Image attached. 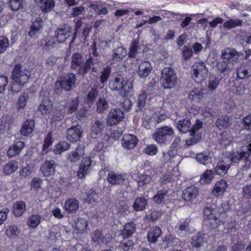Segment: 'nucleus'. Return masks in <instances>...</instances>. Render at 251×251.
<instances>
[{
    "label": "nucleus",
    "instance_id": "bb28decb",
    "mask_svg": "<svg viewBox=\"0 0 251 251\" xmlns=\"http://www.w3.org/2000/svg\"><path fill=\"white\" fill-rule=\"evenodd\" d=\"M191 123L188 118L183 119L178 121L176 124V127L179 132L182 133L190 131Z\"/></svg>",
    "mask_w": 251,
    "mask_h": 251
},
{
    "label": "nucleus",
    "instance_id": "79ce46f5",
    "mask_svg": "<svg viewBox=\"0 0 251 251\" xmlns=\"http://www.w3.org/2000/svg\"><path fill=\"white\" fill-rule=\"evenodd\" d=\"M20 233V229L18 226L10 225L6 230L5 233L10 238L15 239L19 236Z\"/></svg>",
    "mask_w": 251,
    "mask_h": 251
},
{
    "label": "nucleus",
    "instance_id": "ea45409f",
    "mask_svg": "<svg viewBox=\"0 0 251 251\" xmlns=\"http://www.w3.org/2000/svg\"><path fill=\"white\" fill-rule=\"evenodd\" d=\"M103 126L102 122L101 120L96 121L91 127V136L92 138H96L100 134Z\"/></svg>",
    "mask_w": 251,
    "mask_h": 251
},
{
    "label": "nucleus",
    "instance_id": "f03ea898",
    "mask_svg": "<svg viewBox=\"0 0 251 251\" xmlns=\"http://www.w3.org/2000/svg\"><path fill=\"white\" fill-rule=\"evenodd\" d=\"M83 61L82 56L78 53H75L72 56L71 67L74 69L79 67L78 74L81 75L86 74L92 65V60L91 58L88 59L85 64L81 65Z\"/></svg>",
    "mask_w": 251,
    "mask_h": 251
},
{
    "label": "nucleus",
    "instance_id": "393cba45",
    "mask_svg": "<svg viewBox=\"0 0 251 251\" xmlns=\"http://www.w3.org/2000/svg\"><path fill=\"white\" fill-rule=\"evenodd\" d=\"M71 148V145L68 142L61 141L55 144L52 151L55 155H61L63 152L68 151Z\"/></svg>",
    "mask_w": 251,
    "mask_h": 251
},
{
    "label": "nucleus",
    "instance_id": "f8f14e48",
    "mask_svg": "<svg viewBox=\"0 0 251 251\" xmlns=\"http://www.w3.org/2000/svg\"><path fill=\"white\" fill-rule=\"evenodd\" d=\"M73 232L77 235L84 234L88 229V222L84 218H78L73 224Z\"/></svg>",
    "mask_w": 251,
    "mask_h": 251
},
{
    "label": "nucleus",
    "instance_id": "39448f33",
    "mask_svg": "<svg viewBox=\"0 0 251 251\" xmlns=\"http://www.w3.org/2000/svg\"><path fill=\"white\" fill-rule=\"evenodd\" d=\"M174 134L173 129L168 126L158 128L152 134V138L158 144L165 143Z\"/></svg>",
    "mask_w": 251,
    "mask_h": 251
},
{
    "label": "nucleus",
    "instance_id": "0e129e2a",
    "mask_svg": "<svg viewBox=\"0 0 251 251\" xmlns=\"http://www.w3.org/2000/svg\"><path fill=\"white\" fill-rule=\"evenodd\" d=\"M92 240L94 242L97 243L98 244H105L106 243L105 242L101 234V233L99 230H96L93 233L92 235Z\"/></svg>",
    "mask_w": 251,
    "mask_h": 251
},
{
    "label": "nucleus",
    "instance_id": "1a4fd4ad",
    "mask_svg": "<svg viewBox=\"0 0 251 251\" xmlns=\"http://www.w3.org/2000/svg\"><path fill=\"white\" fill-rule=\"evenodd\" d=\"M92 160L91 157H83L80 163L77 173V176L80 178H84L90 172L92 166Z\"/></svg>",
    "mask_w": 251,
    "mask_h": 251
},
{
    "label": "nucleus",
    "instance_id": "9b49d317",
    "mask_svg": "<svg viewBox=\"0 0 251 251\" xmlns=\"http://www.w3.org/2000/svg\"><path fill=\"white\" fill-rule=\"evenodd\" d=\"M83 130L78 125L69 128L67 131V139L71 143L76 142L82 137Z\"/></svg>",
    "mask_w": 251,
    "mask_h": 251
},
{
    "label": "nucleus",
    "instance_id": "c756f323",
    "mask_svg": "<svg viewBox=\"0 0 251 251\" xmlns=\"http://www.w3.org/2000/svg\"><path fill=\"white\" fill-rule=\"evenodd\" d=\"M42 20L40 18H37L31 25L29 35L32 38L35 37L38 34L42 28Z\"/></svg>",
    "mask_w": 251,
    "mask_h": 251
},
{
    "label": "nucleus",
    "instance_id": "0eeeda50",
    "mask_svg": "<svg viewBox=\"0 0 251 251\" xmlns=\"http://www.w3.org/2000/svg\"><path fill=\"white\" fill-rule=\"evenodd\" d=\"M251 154V143L242 151H232L226 154L227 158L233 163H238L241 159L245 158L247 160Z\"/></svg>",
    "mask_w": 251,
    "mask_h": 251
},
{
    "label": "nucleus",
    "instance_id": "e2e57ef3",
    "mask_svg": "<svg viewBox=\"0 0 251 251\" xmlns=\"http://www.w3.org/2000/svg\"><path fill=\"white\" fill-rule=\"evenodd\" d=\"M43 184L42 180L38 177H34L30 182L31 189L34 191L38 190L41 188Z\"/></svg>",
    "mask_w": 251,
    "mask_h": 251
},
{
    "label": "nucleus",
    "instance_id": "a878e982",
    "mask_svg": "<svg viewBox=\"0 0 251 251\" xmlns=\"http://www.w3.org/2000/svg\"><path fill=\"white\" fill-rule=\"evenodd\" d=\"M25 146L24 142L19 141L11 146L7 151V155L9 157H13L18 154Z\"/></svg>",
    "mask_w": 251,
    "mask_h": 251
},
{
    "label": "nucleus",
    "instance_id": "f3484780",
    "mask_svg": "<svg viewBox=\"0 0 251 251\" xmlns=\"http://www.w3.org/2000/svg\"><path fill=\"white\" fill-rule=\"evenodd\" d=\"M72 33L73 29L69 26L58 29L56 35L54 36L57 43L58 44L64 42L67 39L71 36Z\"/></svg>",
    "mask_w": 251,
    "mask_h": 251
},
{
    "label": "nucleus",
    "instance_id": "4c0bfd02",
    "mask_svg": "<svg viewBox=\"0 0 251 251\" xmlns=\"http://www.w3.org/2000/svg\"><path fill=\"white\" fill-rule=\"evenodd\" d=\"M214 176V173L212 170H206L201 176L199 182L202 185L209 184L212 181Z\"/></svg>",
    "mask_w": 251,
    "mask_h": 251
},
{
    "label": "nucleus",
    "instance_id": "412c9836",
    "mask_svg": "<svg viewBox=\"0 0 251 251\" xmlns=\"http://www.w3.org/2000/svg\"><path fill=\"white\" fill-rule=\"evenodd\" d=\"M138 140L136 136L132 134H125L122 140V146L126 149L134 148L137 144Z\"/></svg>",
    "mask_w": 251,
    "mask_h": 251
},
{
    "label": "nucleus",
    "instance_id": "052dcab7",
    "mask_svg": "<svg viewBox=\"0 0 251 251\" xmlns=\"http://www.w3.org/2000/svg\"><path fill=\"white\" fill-rule=\"evenodd\" d=\"M34 165L28 164L26 167L23 168L20 171V175L22 176H26L30 175L34 170Z\"/></svg>",
    "mask_w": 251,
    "mask_h": 251
},
{
    "label": "nucleus",
    "instance_id": "6ab92c4d",
    "mask_svg": "<svg viewBox=\"0 0 251 251\" xmlns=\"http://www.w3.org/2000/svg\"><path fill=\"white\" fill-rule=\"evenodd\" d=\"M198 194V188L194 186H190L183 190L182 198L186 201L191 202L197 197Z\"/></svg>",
    "mask_w": 251,
    "mask_h": 251
},
{
    "label": "nucleus",
    "instance_id": "20e7f679",
    "mask_svg": "<svg viewBox=\"0 0 251 251\" xmlns=\"http://www.w3.org/2000/svg\"><path fill=\"white\" fill-rule=\"evenodd\" d=\"M213 209L212 207H206L203 211L204 218L211 220L210 223L214 228H216L224 223L226 217L225 213L217 216H213Z\"/></svg>",
    "mask_w": 251,
    "mask_h": 251
},
{
    "label": "nucleus",
    "instance_id": "37998d69",
    "mask_svg": "<svg viewBox=\"0 0 251 251\" xmlns=\"http://www.w3.org/2000/svg\"><path fill=\"white\" fill-rule=\"evenodd\" d=\"M18 168L17 162L16 161H11L3 167V173L6 175H10L15 172Z\"/></svg>",
    "mask_w": 251,
    "mask_h": 251
},
{
    "label": "nucleus",
    "instance_id": "7c9ffc66",
    "mask_svg": "<svg viewBox=\"0 0 251 251\" xmlns=\"http://www.w3.org/2000/svg\"><path fill=\"white\" fill-rule=\"evenodd\" d=\"M126 179V176L121 174H116L114 173H109L107 176V179L109 182L112 184H119L122 183Z\"/></svg>",
    "mask_w": 251,
    "mask_h": 251
},
{
    "label": "nucleus",
    "instance_id": "338daca9",
    "mask_svg": "<svg viewBox=\"0 0 251 251\" xmlns=\"http://www.w3.org/2000/svg\"><path fill=\"white\" fill-rule=\"evenodd\" d=\"M9 42L8 39L3 36L0 37V53H2L9 47Z\"/></svg>",
    "mask_w": 251,
    "mask_h": 251
},
{
    "label": "nucleus",
    "instance_id": "473e14b6",
    "mask_svg": "<svg viewBox=\"0 0 251 251\" xmlns=\"http://www.w3.org/2000/svg\"><path fill=\"white\" fill-rule=\"evenodd\" d=\"M41 221V216L35 214L31 215L28 217L26 224L29 228L34 229L40 225Z\"/></svg>",
    "mask_w": 251,
    "mask_h": 251
},
{
    "label": "nucleus",
    "instance_id": "dca6fc26",
    "mask_svg": "<svg viewBox=\"0 0 251 251\" xmlns=\"http://www.w3.org/2000/svg\"><path fill=\"white\" fill-rule=\"evenodd\" d=\"M84 150L83 146L79 145L75 150L72 151L67 154V160L72 163L77 162L84 155Z\"/></svg>",
    "mask_w": 251,
    "mask_h": 251
},
{
    "label": "nucleus",
    "instance_id": "49530a36",
    "mask_svg": "<svg viewBox=\"0 0 251 251\" xmlns=\"http://www.w3.org/2000/svg\"><path fill=\"white\" fill-rule=\"evenodd\" d=\"M57 44L54 36L48 37L41 41V45L48 49L55 47Z\"/></svg>",
    "mask_w": 251,
    "mask_h": 251
},
{
    "label": "nucleus",
    "instance_id": "2eb2a0df",
    "mask_svg": "<svg viewBox=\"0 0 251 251\" xmlns=\"http://www.w3.org/2000/svg\"><path fill=\"white\" fill-rule=\"evenodd\" d=\"M241 54V52H237L234 49L227 48L222 51V59L228 62L237 61Z\"/></svg>",
    "mask_w": 251,
    "mask_h": 251
},
{
    "label": "nucleus",
    "instance_id": "774afa93",
    "mask_svg": "<svg viewBox=\"0 0 251 251\" xmlns=\"http://www.w3.org/2000/svg\"><path fill=\"white\" fill-rule=\"evenodd\" d=\"M242 123L244 129L251 130V114L243 118Z\"/></svg>",
    "mask_w": 251,
    "mask_h": 251
},
{
    "label": "nucleus",
    "instance_id": "69168bd1",
    "mask_svg": "<svg viewBox=\"0 0 251 251\" xmlns=\"http://www.w3.org/2000/svg\"><path fill=\"white\" fill-rule=\"evenodd\" d=\"M157 151V148L153 144L147 145L144 149V151L146 154L151 156L155 155Z\"/></svg>",
    "mask_w": 251,
    "mask_h": 251
},
{
    "label": "nucleus",
    "instance_id": "c9c22d12",
    "mask_svg": "<svg viewBox=\"0 0 251 251\" xmlns=\"http://www.w3.org/2000/svg\"><path fill=\"white\" fill-rule=\"evenodd\" d=\"M175 230L178 234L180 233V231H192L193 228L190 223V219H187L185 220H181L179 222L178 226L176 227Z\"/></svg>",
    "mask_w": 251,
    "mask_h": 251
},
{
    "label": "nucleus",
    "instance_id": "603ef678",
    "mask_svg": "<svg viewBox=\"0 0 251 251\" xmlns=\"http://www.w3.org/2000/svg\"><path fill=\"white\" fill-rule=\"evenodd\" d=\"M233 138L229 131L223 132L221 135L220 143L224 146L229 145L232 141Z\"/></svg>",
    "mask_w": 251,
    "mask_h": 251
},
{
    "label": "nucleus",
    "instance_id": "f257e3e1",
    "mask_svg": "<svg viewBox=\"0 0 251 251\" xmlns=\"http://www.w3.org/2000/svg\"><path fill=\"white\" fill-rule=\"evenodd\" d=\"M29 77V74L26 70H22L21 66L17 64L15 66L13 72L12 78L13 81L12 89L15 91H19V89L14 90L15 87L18 85L20 88L25 84L27 82Z\"/></svg>",
    "mask_w": 251,
    "mask_h": 251
},
{
    "label": "nucleus",
    "instance_id": "6e6d98bb",
    "mask_svg": "<svg viewBox=\"0 0 251 251\" xmlns=\"http://www.w3.org/2000/svg\"><path fill=\"white\" fill-rule=\"evenodd\" d=\"M24 0H9V5L12 10H18L23 8Z\"/></svg>",
    "mask_w": 251,
    "mask_h": 251
},
{
    "label": "nucleus",
    "instance_id": "a211bd4d",
    "mask_svg": "<svg viewBox=\"0 0 251 251\" xmlns=\"http://www.w3.org/2000/svg\"><path fill=\"white\" fill-rule=\"evenodd\" d=\"M52 108V103L48 98H45L38 106V111L46 118L50 114Z\"/></svg>",
    "mask_w": 251,
    "mask_h": 251
},
{
    "label": "nucleus",
    "instance_id": "5701e85b",
    "mask_svg": "<svg viewBox=\"0 0 251 251\" xmlns=\"http://www.w3.org/2000/svg\"><path fill=\"white\" fill-rule=\"evenodd\" d=\"M230 164L227 162V159L220 161L214 168V172L218 175L224 176L230 168Z\"/></svg>",
    "mask_w": 251,
    "mask_h": 251
},
{
    "label": "nucleus",
    "instance_id": "f704fd0d",
    "mask_svg": "<svg viewBox=\"0 0 251 251\" xmlns=\"http://www.w3.org/2000/svg\"><path fill=\"white\" fill-rule=\"evenodd\" d=\"M212 154L210 152H204L197 154L196 159L198 162L204 165L211 162Z\"/></svg>",
    "mask_w": 251,
    "mask_h": 251
},
{
    "label": "nucleus",
    "instance_id": "13d9d810",
    "mask_svg": "<svg viewBox=\"0 0 251 251\" xmlns=\"http://www.w3.org/2000/svg\"><path fill=\"white\" fill-rule=\"evenodd\" d=\"M28 99V96L27 94L24 93L19 98L17 102L18 109H24L26 105L27 101Z\"/></svg>",
    "mask_w": 251,
    "mask_h": 251
},
{
    "label": "nucleus",
    "instance_id": "2f4dec72",
    "mask_svg": "<svg viewBox=\"0 0 251 251\" xmlns=\"http://www.w3.org/2000/svg\"><path fill=\"white\" fill-rule=\"evenodd\" d=\"M135 230V224L132 222H130L124 226L123 230L121 232L120 235L122 236L124 239L128 238L133 234Z\"/></svg>",
    "mask_w": 251,
    "mask_h": 251
},
{
    "label": "nucleus",
    "instance_id": "a19ab883",
    "mask_svg": "<svg viewBox=\"0 0 251 251\" xmlns=\"http://www.w3.org/2000/svg\"><path fill=\"white\" fill-rule=\"evenodd\" d=\"M148 18L147 20L143 19L141 20V22L136 25V27L140 28L146 24L150 25L155 24L162 20V18L159 16H153Z\"/></svg>",
    "mask_w": 251,
    "mask_h": 251
},
{
    "label": "nucleus",
    "instance_id": "de8ad7c7",
    "mask_svg": "<svg viewBox=\"0 0 251 251\" xmlns=\"http://www.w3.org/2000/svg\"><path fill=\"white\" fill-rule=\"evenodd\" d=\"M205 242V238L203 235L197 234L192 238L191 245L193 247L200 248Z\"/></svg>",
    "mask_w": 251,
    "mask_h": 251
},
{
    "label": "nucleus",
    "instance_id": "4be33fe9",
    "mask_svg": "<svg viewBox=\"0 0 251 251\" xmlns=\"http://www.w3.org/2000/svg\"><path fill=\"white\" fill-rule=\"evenodd\" d=\"M152 69L150 62L145 61L141 62L139 65L138 75L140 78H145L149 75Z\"/></svg>",
    "mask_w": 251,
    "mask_h": 251
},
{
    "label": "nucleus",
    "instance_id": "5fc2aeb1",
    "mask_svg": "<svg viewBox=\"0 0 251 251\" xmlns=\"http://www.w3.org/2000/svg\"><path fill=\"white\" fill-rule=\"evenodd\" d=\"M175 77H176L172 68L166 67L162 70L161 79H163L165 81H166V78H171L173 79Z\"/></svg>",
    "mask_w": 251,
    "mask_h": 251
},
{
    "label": "nucleus",
    "instance_id": "bf43d9fd",
    "mask_svg": "<svg viewBox=\"0 0 251 251\" xmlns=\"http://www.w3.org/2000/svg\"><path fill=\"white\" fill-rule=\"evenodd\" d=\"M52 143L51 133H49L45 139L44 144L42 147V151L47 153L49 151V148L51 145Z\"/></svg>",
    "mask_w": 251,
    "mask_h": 251
},
{
    "label": "nucleus",
    "instance_id": "9d476101",
    "mask_svg": "<svg viewBox=\"0 0 251 251\" xmlns=\"http://www.w3.org/2000/svg\"><path fill=\"white\" fill-rule=\"evenodd\" d=\"M98 95V92L96 89H91L88 93L87 97L85 100V106L83 110L78 112V117L79 119L86 116L87 112V108H90L95 101Z\"/></svg>",
    "mask_w": 251,
    "mask_h": 251
},
{
    "label": "nucleus",
    "instance_id": "8fccbe9b",
    "mask_svg": "<svg viewBox=\"0 0 251 251\" xmlns=\"http://www.w3.org/2000/svg\"><path fill=\"white\" fill-rule=\"evenodd\" d=\"M99 195L94 191H90L88 194L83 195V199H85V201L93 204L99 200Z\"/></svg>",
    "mask_w": 251,
    "mask_h": 251
},
{
    "label": "nucleus",
    "instance_id": "4d7b16f0",
    "mask_svg": "<svg viewBox=\"0 0 251 251\" xmlns=\"http://www.w3.org/2000/svg\"><path fill=\"white\" fill-rule=\"evenodd\" d=\"M97 110L99 113L103 112L108 108V104L104 98H100L97 102Z\"/></svg>",
    "mask_w": 251,
    "mask_h": 251
},
{
    "label": "nucleus",
    "instance_id": "72a5a7b5",
    "mask_svg": "<svg viewBox=\"0 0 251 251\" xmlns=\"http://www.w3.org/2000/svg\"><path fill=\"white\" fill-rule=\"evenodd\" d=\"M161 229L158 227H152L150 228L148 233V239L150 243H154L161 235Z\"/></svg>",
    "mask_w": 251,
    "mask_h": 251
},
{
    "label": "nucleus",
    "instance_id": "a18cd8bd",
    "mask_svg": "<svg viewBox=\"0 0 251 251\" xmlns=\"http://www.w3.org/2000/svg\"><path fill=\"white\" fill-rule=\"evenodd\" d=\"M37 3H40V8L42 11L47 12L54 6V1L53 0H36Z\"/></svg>",
    "mask_w": 251,
    "mask_h": 251
},
{
    "label": "nucleus",
    "instance_id": "4468645a",
    "mask_svg": "<svg viewBox=\"0 0 251 251\" xmlns=\"http://www.w3.org/2000/svg\"><path fill=\"white\" fill-rule=\"evenodd\" d=\"M227 187V182L225 180L222 179L216 182L211 193L217 197H223Z\"/></svg>",
    "mask_w": 251,
    "mask_h": 251
},
{
    "label": "nucleus",
    "instance_id": "e433bc0d",
    "mask_svg": "<svg viewBox=\"0 0 251 251\" xmlns=\"http://www.w3.org/2000/svg\"><path fill=\"white\" fill-rule=\"evenodd\" d=\"M125 79L121 76H118L109 81V86L112 90L119 91Z\"/></svg>",
    "mask_w": 251,
    "mask_h": 251
},
{
    "label": "nucleus",
    "instance_id": "6e6552de",
    "mask_svg": "<svg viewBox=\"0 0 251 251\" xmlns=\"http://www.w3.org/2000/svg\"><path fill=\"white\" fill-rule=\"evenodd\" d=\"M124 118V113L120 109H112L109 112L106 123L108 126H112L120 123Z\"/></svg>",
    "mask_w": 251,
    "mask_h": 251
},
{
    "label": "nucleus",
    "instance_id": "3c124183",
    "mask_svg": "<svg viewBox=\"0 0 251 251\" xmlns=\"http://www.w3.org/2000/svg\"><path fill=\"white\" fill-rule=\"evenodd\" d=\"M242 22L239 19H230L224 22L223 26L225 29H230L236 26H240Z\"/></svg>",
    "mask_w": 251,
    "mask_h": 251
},
{
    "label": "nucleus",
    "instance_id": "cd10ccee",
    "mask_svg": "<svg viewBox=\"0 0 251 251\" xmlns=\"http://www.w3.org/2000/svg\"><path fill=\"white\" fill-rule=\"evenodd\" d=\"M26 209V205L24 202L19 201L15 202L13 206L12 212L15 217L21 216Z\"/></svg>",
    "mask_w": 251,
    "mask_h": 251
},
{
    "label": "nucleus",
    "instance_id": "58836bf2",
    "mask_svg": "<svg viewBox=\"0 0 251 251\" xmlns=\"http://www.w3.org/2000/svg\"><path fill=\"white\" fill-rule=\"evenodd\" d=\"M133 90V87L132 82L129 80H125L119 92L122 96H126L128 94L131 93Z\"/></svg>",
    "mask_w": 251,
    "mask_h": 251
},
{
    "label": "nucleus",
    "instance_id": "ddd939ff",
    "mask_svg": "<svg viewBox=\"0 0 251 251\" xmlns=\"http://www.w3.org/2000/svg\"><path fill=\"white\" fill-rule=\"evenodd\" d=\"M55 163L53 160L46 161L41 166L40 170L45 177H50L55 173Z\"/></svg>",
    "mask_w": 251,
    "mask_h": 251
},
{
    "label": "nucleus",
    "instance_id": "423d86ee",
    "mask_svg": "<svg viewBox=\"0 0 251 251\" xmlns=\"http://www.w3.org/2000/svg\"><path fill=\"white\" fill-rule=\"evenodd\" d=\"M75 75L73 74H66L60 76L55 83V86L57 88L60 87L66 91L71 90L75 85Z\"/></svg>",
    "mask_w": 251,
    "mask_h": 251
},
{
    "label": "nucleus",
    "instance_id": "09e8293b",
    "mask_svg": "<svg viewBox=\"0 0 251 251\" xmlns=\"http://www.w3.org/2000/svg\"><path fill=\"white\" fill-rule=\"evenodd\" d=\"M189 98L195 101H199L204 97V93L198 89H194L189 93Z\"/></svg>",
    "mask_w": 251,
    "mask_h": 251
},
{
    "label": "nucleus",
    "instance_id": "7ed1b4c3",
    "mask_svg": "<svg viewBox=\"0 0 251 251\" xmlns=\"http://www.w3.org/2000/svg\"><path fill=\"white\" fill-rule=\"evenodd\" d=\"M208 73V71L204 63L198 62L192 66L191 76L195 82L200 83L206 78Z\"/></svg>",
    "mask_w": 251,
    "mask_h": 251
},
{
    "label": "nucleus",
    "instance_id": "680f3d73",
    "mask_svg": "<svg viewBox=\"0 0 251 251\" xmlns=\"http://www.w3.org/2000/svg\"><path fill=\"white\" fill-rule=\"evenodd\" d=\"M176 77H175L173 80V78H166V81H165L163 79H161L162 86L165 89H171L173 88L176 82Z\"/></svg>",
    "mask_w": 251,
    "mask_h": 251
},
{
    "label": "nucleus",
    "instance_id": "c03bdc74",
    "mask_svg": "<svg viewBox=\"0 0 251 251\" xmlns=\"http://www.w3.org/2000/svg\"><path fill=\"white\" fill-rule=\"evenodd\" d=\"M147 204V198L145 197H139L136 199L133 204V208L136 211H142L146 208Z\"/></svg>",
    "mask_w": 251,
    "mask_h": 251
},
{
    "label": "nucleus",
    "instance_id": "864d4df0",
    "mask_svg": "<svg viewBox=\"0 0 251 251\" xmlns=\"http://www.w3.org/2000/svg\"><path fill=\"white\" fill-rule=\"evenodd\" d=\"M229 125L230 122L227 117L220 118L216 122V126L220 129L227 128Z\"/></svg>",
    "mask_w": 251,
    "mask_h": 251
},
{
    "label": "nucleus",
    "instance_id": "c85d7f7f",
    "mask_svg": "<svg viewBox=\"0 0 251 251\" xmlns=\"http://www.w3.org/2000/svg\"><path fill=\"white\" fill-rule=\"evenodd\" d=\"M126 54V49L123 47H119L113 50L112 60L114 62L121 61L125 58Z\"/></svg>",
    "mask_w": 251,
    "mask_h": 251
},
{
    "label": "nucleus",
    "instance_id": "aec40b11",
    "mask_svg": "<svg viewBox=\"0 0 251 251\" xmlns=\"http://www.w3.org/2000/svg\"><path fill=\"white\" fill-rule=\"evenodd\" d=\"M79 203L78 201L75 198L67 199L64 202L63 208L69 213H75L79 209Z\"/></svg>",
    "mask_w": 251,
    "mask_h": 251
},
{
    "label": "nucleus",
    "instance_id": "b1692460",
    "mask_svg": "<svg viewBox=\"0 0 251 251\" xmlns=\"http://www.w3.org/2000/svg\"><path fill=\"white\" fill-rule=\"evenodd\" d=\"M34 121L33 120H27L23 124L20 130L22 135L27 136L33 131L34 128Z\"/></svg>",
    "mask_w": 251,
    "mask_h": 251
}]
</instances>
